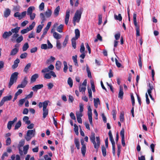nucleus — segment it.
Segmentation results:
<instances>
[{"label": "nucleus", "mask_w": 160, "mask_h": 160, "mask_svg": "<svg viewBox=\"0 0 160 160\" xmlns=\"http://www.w3.org/2000/svg\"><path fill=\"white\" fill-rule=\"evenodd\" d=\"M20 28L19 27H17L11 29V31L12 33H17L20 29Z\"/></svg>", "instance_id": "nucleus-28"}, {"label": "nucleus", "mask_w": 160, "mask_h": 160, "mask_svg": "<svg viewBox=\"0 0 160 160\" xmlns=\"http://www.w3.org/2000/svg\"><path fill=\"white\" fill-rule=\"evenodd\" d=\"M44 78H45L47 79H49L51 78V76L50 72H49V73H46L44 75Z\"/></svg>", "instance_id": "nucleus-55"}, {"label": "nucleus", "mask_w": 160, "mask_h": 160, "mask_svg": "<svg viewBox=\"0 0 160 160\" xmlns=\"http://www.w3.org/2000/svg\"><path fill=\"white\" fill-rule=\"evenodd\" d=\"M33 93V92H31L30 94L27 95L24 98L21 99L20 100H26L27 99H29L31 98L32 97Z\"/></svg>", "instance_id": "nucleus-25"}, {"label": "nucleus", "mask_w": 160, "mask_h": 160, "mask_svg": "<svg viewBox=\"0 0 160 160\" xmlns=\"http://www.w3.org/2000/svg\"><path fill=\"white\" fill-rule=\"evenodd\" d=\"M40 15L41 18L42 20V21L41 22V23H42L44 22L46 20L44 15L42 13H40Z\"/></svg>", "instance_id": "nucleus-45"}, {"label": "nucleus", "mask_w": 160, "mask_h": 160, "mask_svg": "<svg viewBox=\"0 0 160 160\" xmlns=\"http://www.w3.org/2000/svg\"><path fill=\"white\" fill-rule=\"evenodd\" d=\"M68 83L69 85L70 88H72L73 85V81L71 78L69 77L68 78Z\"/></svg>", "instance_id": "nucleus-40"}, {"label": "nucleus", "mask_w": 160, "mask_h": 160, "mask_svg": "<svg viewBox=\"0 0 160 160\" xmlns=\"http://www.w3.org/2000/svg\"><path fill=\"white\" fill-rule=\"evenodd\" d=\"M85 51V47L84 46V43H82L81 45V47L80 50V52L81 53L84 52V51Z\"/></svg>", "instance_id": "nucleus-51"}, {"label": "nucleus", "mask_w": 160, "mask_h": 160, "mask_svg": "<svg viewBox=\"0 0 160 160\" xmlns=\"http://www.w3.org/2000/svg\"><path fill=\"white\" fill-rule=\"evenodd\" d=\"M23 121L27 124H29L30 123V121L29 120V118L27 116H24L23 118Z\"/></svg>", "instance_id": "nucleus-22"}, {"label": "nucleus", "mask_w": 160, "mask_h": 160, "mask_svg": "<svg viewBox=\"0 0 160 160\" xmlns=\"http://www.w3.org/2000/svg\"><path fill=\"white\" fill-rule=\"evenodd\" d=\"M120 33L119 32L115 35V38L116 40H118L120 37Z\"/></svg>", "instance_id": "nucleus-64"}, {"label": "nucleus", "mask_w": 160, "mask_h": 160, "mask_svg": "<svg viewBox=\"0 0 160 160\" xmlns=\"http://www.w3.org/2000/svg\"><path fill=\"white\" fill-rule=\"evenodd\" d=\"M53 36L54 38L57 39H60L61 37L60 34L56 32H53Z\"/></svg>", "instance_id": "nucleus-34"}, {"label": "nucleus", "mask_w": 160, "mask_h": 160, "mask_svg": "<svg viewBox=\"0 0 160 160\" xmlns=\"http://www.w3.org/2000/svg\"><path fill=\"white\" fill-rule=\"evenodd\" d=\"M23 40V37L21 35L19 37H18L16 39V41L18 43H20Z\"/></svg>", "instance_id": "nucleus-52"}, {"label": "nucleus", "mask_w": 160, "mask_h": 160, "mask_svg": "<svg viewBox=\"0 0 160 160\" xmlns=\"http://www.w3.org/2000/svg\"><path fill=\"white\" fill-rule=\"evenodd\" d=\"M18 75V73L17 72H14L11 74L8 85L9 88H10L14 83L17 82Z\"/></svg>", "instance_id": "nucleus-3"}, {"label": "nucleus", "mask_w": 160, "mask_h": 160, "mask_svg": "<svg viewBox=\"0 0 160 160\" xmlns=\"http://www.w3.org/2000/svg\"><path fill=\"white\" fill-rule=\"evenodd\" d=\"M97 38L94 40V42H97L98 40H99L100 41H102V37L101 36L100 34L98 33L97 34Z\"/></svg>", "instance_id": "nucleus-43"}, {"label": "nucleus", "mask_w": 160, "mask_h": 160, "mask_svg": "<svg viewBox=\"0 0 160 160\" xmlns=\"http://www.w3.org/2000/svg\"><path fill=\"white\" fill-rule=\"evenodd\" d=\"M48 102L49 101H45L43 103L39 102L38 105L39 108H40L43 107L42 118L43 119H44L47 117L48 113V110L47 108Z\"/></svg>", "instance_id": "nucleus-1"}, {"label": "nucleus", "mask_w": 160, "mask_h": 160, "mask_svg": "<svg viewBox=\"0 0 160 160\" xmlns=\"http://www.w3.org/2000/svg\"><path fill=\"white\" fill-rule=\"evenodd\" d=\"M28 56V54L27 52H24L22 53L20 56V58L21 59L26 58Z\"/></svg>", "instance_id": "nucleus-56"}, {"label": "nucleus", "mask_w": 160, "mask_h": 160, "mask_svg": "<svg viewBox=\"0 0 160 160\" xmlns=\"http://www.w3.org/2000/svg\"><path fill=\"white\" fill-rule=\"evenodd\" d=\"M12 34V32L10 31H9L8 32L6 31L4 32L2 34V37L4 39H5L8 38L10 36H11Z\"/></svg>", "instance_id": "nucleus-10"}, {"label": "nucleus", "mask_w": 160, "mask_h": 160, "mask_svg": "<svg viewBox=\"0 0 160 160\" xmlns=\"http://www.w3.org/2000/svg\"><path fill=\"white\" fill-rule=\"evenodd\" d=\"M14 123H13L11 121H9L8 122L7 124V128L9 130L11 129L12 125Z\"/></svg>", "instance_id": "nucleus-48"}, {"label": "nucleus", "mask_w": 160, "mask_h": 160, "mask_svg": "<svg viewBox=\"0 0 160 160\" xmlns=\"http://www.w3.org/2000/svg\"><path fill=\"white\" fill-rule=\"evenodd\" d=\"M35 8L33 6H30L27 9V15H29L31 14L33 10H34Z\"/></svg>", "instance_id": "nucleus-21"}, {"label": "nucleus", "mask_w": 160, "mask_h": 160, "mask_svg": "<svg viewBox=\"0 0 160 160\" xmlns=\"http://www.w3.org/2000/svg\"><path fill=\"white\" fill-rule=\"evenodd\" d=\"M62 63L59 61H57L56 63L55 68L57 70L59 71L61 68Z\"/></svg>", "instance_id": "nucleus-17"}, {"label": "nucleus", "mask_w": 160, "mask_h": 160, "mask_svg": "<svg viewBox=\"0 0 160 160\" xmlns=\"http://www.w3.org/2000/svg\"><path fill=\"white\" fill-rule=\"evenodd\" d=\"M12 95H9L8 96L4 97L2 100H10L12 99Z\"/></svg>", "instance_id": "nucleus-50"}, {"label": "nucleus", "mask_w": 160, "mask_h": 160, "mask_svg": "<svg viewBox=\"0 0 160 160\" xmlns=\"http://www.w3.org/2000/svg\"><path fill=\"white\" fill-rule=\"evenodd\" d=\"M75 37L72 38H74L76 39H78L80 36V32L78 29H76L75 30Z\"/></svg>", "instance_id": "nucleus-12"}, {"label": "nucleus", "mask_w": 160, "mask_h": 160, "mask_svg": "<svg viewBox=\"0 0 160 160\" xmlns=\"http://www.w3.org/2000/svg\"><path fill=\"white\" fill-rule=\"evenodd\" d=\"M102 151L103 156L104 157L106 156V150L105 147L103 146L102 147Z\"/></svg>", "instance_id": "nucleus-42"}, {"label": "nucleus", "mask_w": 160, "mask_h": 160, "mask_svg": "<svg viewBox=\"0 0 160 160\" xmlns=\"http://www.w3.org/2000/svg\"><path fill=\"white\" fill-rule=\"evenodd\" d=\"M14 17H18L19 20L22 19V17H21V15L19 12H15L14 14Z\"/></svg>", "instance_id": "nucleus-54"}, {"label": "nucleus", "mask_w": 160, "mask_h": 160, "mask_svg": "<svg viewBox=\"0 0 160 160\" xmlns=\"http://www.w3.org/2000/svg\"><path fill=\"white\" fill-rule=\"evenodd\" d=\"M19 51V48H14L11 51L10 53V55L11 56H14L16 55Z\"/></svg>", "instance_id": "nucleus-13"}, {"label": "nucleus", "mask_w": 160, "mask_h": 160, "mask_svg": "<svg viewBox=\"0 0 160 160\" xmlns=\"http://www.w3.org/2000/svg\"><path fill=\"white\" fill-rule=\"evenodd\" d=\"M77 55H75V56H72V59L73 60V62L74 63V65L76 66H78V63L77 60Z\"/></svg>", "instance_id": "nucleus-30"}, {"label": "nucleus", "mask_w": 160, "mask_h": 160, "mask_svg": "<svg viewBox=\"0 0 160 160\" xmlns=\"http://www.w3.org/2000/svg\"><path fill=\"white\" fill-rule=\"evenodd\" d=\"M74 131L75 133V134L78 135V126L76 124H75L74 125Z\"/></svg>", "instance_id": "nucleus-44"}, {"label": "nucleus", "mask_w": 160, "mask_h": 160, "mask_svg": "<svg viewBox=\"0 0 160 160\" xmlns=\"http://www.w3.org/2000/svg\"><path fill=\"white\" fill-rule=\"evenodd\" d=\"M90 138L91 142L93 144L94 148L98 150L100 145V138L99 137H96V142L95 141V134L94 132H92L91 135L90 137Z\"/></svg>", "instance_id": "nucleus-2"}, {"label": "nucleus", "mask_w": 160, "mask_h": 160, "mask_svg": "<svg viewBox=\"0 0 160 160\" xmlns=\"http://www.w3.org/2000/svg\"><path fill=\"white\" fill-rule=\"evenodd\" d=\"M88 96L90 100H92V91L90 88H88Z\"/></svg>", "instance_id": "nucleus-47"}, {"label": "nucleus", "mask_w": 160, "mask_h": 160, "mask_svg": "<svg viewBox=\"0 0 160 160\" xmlns=\"http://www.w3.org/2000/svg\"><path fill=\"white\" fill-rule=\"evenodd\" d=\"M29 145H27L23 147V151L24 154L25 155L27 154L29 149Z\"/></svg>", "instance_id": "nucleus-29"}, {"label": "nucleus", "mask_w": 160, "mask_h": 160, "mask_svg": "<svg viewBox=\"0 0 160 160\" xmlns=\"http://www.w3.org/2000/svg\"><path fill=\"white\" fill-rule=\"evenodd\" d=\"M60 10V7L59 6H58L54 10L53 14L55 17H57L59 15Z\"/></svg>", "instance_id": "nucleus-16"}, {"label": "nucleus", "mask_w": 160, "mask_h": 160, "mask_svg": "<svg viewBox=\"0 0 160 160\" xmlns=\"http://www.w3.org/2000/svg\"><path fill=\"white\" fill-rule=\"evenodd\" d=\"M52 13V11L51 9H48L45 12V14L47 18H49L51 17Z\"/></svg>", "instance_id": "nucleus-23"}, {"label": "nucleus", "mask_w": 160, "mask_h": 160, "mask_svg": "<svg viewBox=\"0 0 160 160\" xmlns=\"http://www.w3.org/2000/svg\"><path fill=\"white\" fill-rule=\"evenodd\" d=\"M28 83V78L26 76L24 77L23 80L21 82V84L18 85L17 88H25Z\"/></svg>", "instance_id": "nucleus-6"}, {"label": "nucleus", "mask_w": 160, "mask_h": 160, "mask_svg": "<svg viewBox=\"0 0 160 160\" xmlns=\"http://www.w3.org/2000/svg\"><path fill=\"white\" fill-rule=\"evenodd\" d=\"M123 89L120 88L118 93V98L122 99H123Z\"/></svg>", "instance_id": "nucleus-31"}, {"label": "nucleus", "mask_w": 160, "mask_h": 160, "mask_svg": "<svg viewBox=\"0 0 160 160\" xmlns=\"http://www.w3.org/2000/svg\"><path fill=\"white\" fill-rule=\"evenodd\" d=\"M74 143L78 149H80V143L79 139L78 138H75L74 139Z\"/></svg>", "instance_id": "nucleus-20"}, {"label": "nucleus", "mask_w": 160, "mask_h": 160, "mask_svg": "<svg viewBox=\"0 0 160 160\" xmlns=\"http://www.w3.org/2000/svg\"><path fill=\"white\" fill-rule=\"evenodd\" d=\"M11 142V141L10 138H7L6 141V145L7 146H8L10 145Z\"/></svg>", "instance_id": "nucleus-58"}, {"label": "nucleus", "mask_w": 160, "mask_h": 160, "mask_svg": "<svg viewBox=\"0 0 160 160\" xmlns=\"http://www.w3.org/2000/svg\"><path fill=\"white\" fill-rule=\"evenodd\" d=\"M79 91L80 92H85L86 90V88L85 86H82L81 85L79 86Z\"/></svg>", "instance_id": "nucleus-46"}, {"label": "nucleus", "mask_w": 160, "mask_h": 160, "mask_svg": "<svg viewBox=\"0 0 160 160\" xmlns=\"http://www.w3.org/2000/svg\"><path fill=\"white\" fill-rule=\"evenodd\" d=\"M28 27L26 28L23 29L21 31V32L22 34H24L27 33L29 31V30H28Z\"/></svg>", "instance_id": "nucleus-59"}, {"label": "nucleus", "mask_w": 160, "mask_h": 160, "mask_svg": "<svg viewBox=\"0 0 160 160\" xmlns=\"http://www.w3.org/2000/svg\"><path fill=\"white\" fill-rule=\"evenodd\" d=\"M138 57H139V59H138V63L139 66V67H140V69H142V62L141 55L140 54H139L138 55Z\"/></svg>", "instance_id": "nucleus-35"}, {"label": "nucleus", "mask_w": 160, "mask_h": 160, "mask_svg": "<svg viewBox=\"0 0 160 160\" xmlns=\"http://www.w3.org/2000/svg\"><path fill=\"white\" fill-rule=\"evenodd\" d=\"M22 90L21 89H19L15 93L13 100H16L17 98V97L22 93Z\"/></svg>", "instance_id": "nucleus-19"}, {"label": "nucleus", "mask_w": 160, "mask_h": 160, "mask_svg": "<svg viewBox=\"0 0 160 160\" xmlns=\"http://www.w3.org/2000/svg\"><path fill=\"white\" fill-rule=\"evenodd\" d=\"M81 152L83 156H84L86 152V145L82 146L81 148Z\"/></svg>", "instance_id": "nucleus-37"}, {"label": "nucleus", "mask_w": 160, "mask_h": 160, "mask_svg": "<svg viewBox=\"0 0 160 160\" xmlns=\"http://www.w3.org/2000/svg\"><path fill=\"white\" fill-rule=\"evenodd\" d=\"M31 64L30 63L27 64L24 69L23 72L26 73H27L28 71V70L31 67Z\"/></svg>", "instance_id": "nucleus-18"}, {"label": "nucleus", "mask_w": 160, "mask_h": 160, "mask_svg": "<svg viewBox=\"0 0 160 160\" xmlns=\"http://www.w3.org/2000/svg\"><path fill=\"white\" fill-rule=\"evenodd\" d=\"M63 28V25L62 24H60L57 28V30L59 32H62V29Z\"/></svg>", "instance_id": "nucleus-33"}, {"label": "nucleus", "mask_w": 160, "mask_h": 160, "mask_svg": "<svg viewBox=\"0 0 160 160\" xmlns=\"http://www.w3.org/2000/svg\"><path fill=\"white\" fill-rule=\"evenodd\" d=\"M82 12L81 10H77L75 13L73 19L75 21H77V22H78L81 18Z\"/></svg>", "instance_id": "nucleus-5"}, {"label": "nucleus", "mask_w": 160, "mask_h": 160, "mask_svg": "<svg viewBox=\"0 0 160 160\" xmlns=\"http://www.w3.org/2000/svg\"><path fill=\"white\" fill-rule=\"evenodd\" d=\"M114 18L115 20H118L119 21H121L122 19V17L121 14H119L118 16L116 14H114Z\"/></svg>", "instance_id": "nucleus-24"}, {"label": "nucleus", "mask_w": 160, "mask_h": 160, "mask_svg": "<svg viewBox=\"0 0 160 160\" xmlns=\"http://www.w3.org/2000/svg\"><path fill=\"white\" fill-rule=\"evenodd\" d=\"M120 135L122 138H124V130L122 129L120 132Z\"/></svg>", "instance_id": "nucleus-63"}, {"label": "nucleus", "mask_w": 160, "mask_h": 160, "mask_svg": "<svg viewBox=\"0 0 160 160\" xmlns=\"http://www.w3.org/2000/svg\"><path fill=\"white\" fill-rule=\"evenodd\" d=\"M19 36V35L17 33H14L12 36L11 38V40L12 42H14L16 38H18Z\"/></svg>", "instance_id": "nucleus-36"}, {"label": "nucleus", "mask_w": 160, "mask_h": 160, "mask_svg": "<svg viewBox=\"0 0 160 160\" xmlns=\"http://www.w3.org/2000/svg\"><path fill=\"white\" fill-rule=\"evenodd\" d=\"M63 63L64 66V67L63 68V72H64L66 73L67 71V70L68 69L67 62L66 61H64Z\"/></svg>", "instance_id": "nucleus-41"}, {"label": "nucleus", "mask_w": 160, "mask_h": 160, "mask_svg": "<svg viewBox=\"0 0 160 160\" xmlns=\"http://www.w3.org/2000/svg\"><path fill=\"white\" fill-rule=\"evenodd\" d=\"M82 112H77L76 113L77 118H81L83 115Z\"/></svg>", "instance_id": "nucleus-62"}, {"label": "nucleus", "mask_w": 160, "mask_h": 160, "mask_svg": "<svg viewBox=\"0 0 160 160\" xmlns=\"http://www.w3.org/2000/svg\"><path fill=\"white\" fill-rule=\"evenodd\" d=\"M124 113L123 112L121 113L120 115V120L121 122H123L124 120Z\"/></svg>", "instance_id": "nucleus-49"}, {"label": "nucleus", "mask_w": 160, "mask_h": 160, "mask_svg": "<svg viewBox=\"0 0 160 160\" xmlns=\"http://www.w3.org/2000/svg\"><path fill=\"white\" fill-rule=\"evenodd\" d=\"M44 25H39L37 27L36 32L37 33H39L41 32Z\"/></svg>", "instance_id": "nucleus-39"}, {"label": "nucleus", "mask_w": 160, "mask_h": 160, "mask_svg": "<svg viewBox=\"0 0 160 160\" xmlns=\"http://www.w3.org/2000/svg\"><path fill=\"white\" fill-rule=\"evenodd\" d=\"M102 15L101 14L98 15V22L99 25L101 24L102 22Z\"/></svg>", "instance_id": "nucleus-57"}, {"label": "nucleus", "mask_w": 160, "mask_h": 160, "mask_svg": "<svg viewBox=\"0 0 160 160\" xmlns=\"http://www.w3.org/2000/svg\"><path fill=\"white\" fill-rule=\"evenodd\" d=\"M112 114L113 116V118L114 120L116 119V110L115 109H113L112 111Z\"/></svg>", "instance_id": "nucleus-60"}, {"label": "nucleus", "mask_w": 160, "mask_h": 160, "mask_svg": "<svg viewBox=\"0 0 160 160\" xmlns=\"http://www.w3.org/2000/svg\"><path fill=\"white\" fill-rule=\"evenodd\" d=\"M69 40V37L67 35L66 36L65 39L64 40V41L63 42L62 45L63 47H65L66 46L67 44L68 43V41Z\"/></svg>", "instance_id": "nucleus-26"}, {"label": "nucleus", "mask_w": 160, "mask_h": 160, "mask_svg": "<svg viewBox=\"0 0 160 160\" xmlns=\"http://www.w3.org/2000/svg\"><path fill=\"white\" fill-rule=\"evenodd\" d=\"M133 23L135 26L136 29L139 28V26L137 24V14L136 13H134L133 14Z\"/></svg>", "instance_id": "nucleus-11"}, {"label": "nucleus", "mask_w": 160, "mask_h": 160, "mask_svg": "<svg viewBox=\"0 0 160 160\" xmlns=\"http://www.w3.org/2000/svg\"><path fill=\"white\" fill-rule=\"evenodd\" d=\"M35 129L28 131L26 136L25 137L27 141H29L31 140L32 138L35 135Z\"/></svg>", "instance_id": "nucleus-4"}, {"label": "nucleus", "mask_w": 160, "mask_h": 160, "mask_svg": "<svg viewBox=\"0 0 160 160\" xmlns=\"http://www.w3.org/2000/svg\"><path fill=\"white\" fill-rule=\"evenodd\" d=\"M39 77L38 74L37 73H35L32 75L31 78L30 83L34 82L36 80L37 78Z\"/></svg>", "instance_id": "nucleus-9"}, {"label": "nucleus", "mask_w": 160, "mask_h": 160, "mask_svg": "<svg viewBox=\"0 0 160 160\" xmlns=\"http://www.w3.org/2000/svg\"><path fill=\"white\" fill-rule=\"evenodd\" d=\"M149 88L148 90V93H151L152 90L153 88V86L151 85L149 83Z\"/></svg>", "instance_id": "nucleus-61"}, {"label": "nucleus", "mask_w": 160, "mask_h": 160, "mask_svg": "<svg viewBox=\"0 0 160 160\" xmlns=\"http://www.w3.org/2000/svg\"><path fill=\"white\" fill-rule=\"evenodd\" d=\"M76 40L74 38H72L71 39L72 45L74 49H76Z\"/></svg>", "instance_id": "nucleus-32"}, {"label": "nucleus", "mask_w": 160, "mask_h": 160, "mask_svg": "<svg viewBox=\"0 0 160 160\" xmlns=\"http://www.w3.org/2000/svg\"><path fill=\"white\" fill-rule=\"evenodd\" d=\"M43 87L42 84H38L35 85L32 88V89L34 92H37L38 89H40Z\"/></svg>", "instance_id": "nucleus-7"}, {"label": "nucleus", "mask_w": 160, "mask_h": 160, "mask_svg": "<svg viewBox=\"0 0 160 160\" xmlns=\"http://www.w3.org/2000/svg\"><path fill=\"white\" fill-rule=\"evenodd\" d=\"M29 45L27 42L25 43L23 46L22 49L23 51H26L27 49L29 48Z\"/></svg>", "instance_id": "nucleus-38"}, {"label": "nucleus", "mask_w": 160, "mask_h": 160, "mask_svg": "<svg viewBox=\"0 0 160 160\" xmlns=\"http://www.w3.org/2000/svg\"><path fill=\"white\" fill-rule=\"evenodd\" d=\"M11 10L9 8L6 9L5 11L4 12V17L5 18H7L10 14Z\"/></svg>", "instance_id": "nucleus-15"}, {"label": "nucleus", "mask_w": 160, "mask_h": 160, "mask_svg": "<svg viewBox=\"0 0 160 160\" xmlns=\"http://www.w3.org/2000/svg\"><path fill=\"white\" fill-rule=\"evenodd\" d=\"M35 25V22H33L32 24L29 25V27L28 28V30H29V31L32 29Z\"/></svg>", "instance_id": "nucleus-53"}, {"label": "nucleus", "mask_w": 160, "mask_h": 160, "mask_svg": "<svg viewBox=\"0 0 160 160\" xmlns=\"http://www.w3.org/2000/svg\"><path fill=\"white\" fill-rule=\"evenodd\" d=\"M70 10L68 9L66 11V14L65 17V22L66 25H67L69 21V18L70 16Z\"/></svg>", "instance_id": "nucleus-8"}, {"label": "nucleus", "mask_w": 160, "mask_h": 160, "mask_svg": "<svg viewBox=\"0 0 160 160\" xmlns=\"http://www.w3.org/2000/svg\"><path fill=\"white\" fill-rule=\"evenodd\" d=\"M22 125V123L21 121L19 120L15 124L14 129L18 130V128L20 127Z\"/></svg>", "instance_id": "nucleus-27"}, {"label": "nucleus", "mask_w": 160, "mask_h": 160, "mask_svg": "<svg viewBox=\"0 0 160 160\" xmlns=\"http://www.w3.org/2000/svg\"><path fill=\"white\" fill-rule=\"evenodd\" d=\"M20 62V60L19 59H16L14 61V64L12 66V68L15 69L17 68L18 66V63Z\"/></svg>", "instance_id": "nucleus-14"}]
</instances>
